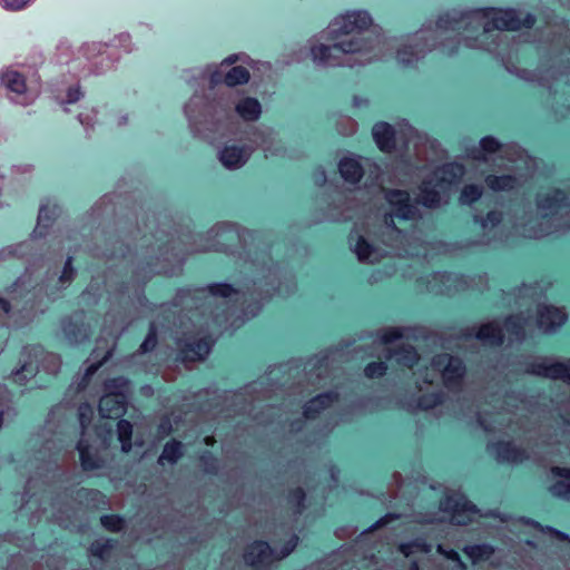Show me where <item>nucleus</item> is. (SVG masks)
Here are the masks:
<instances>
[{"instance_id":"1","label":"nucleus","mask_w":570,"mask_h":570,"mask_svg":"<svg viewBox=\"0 0 570 570\" xmlns=\"http://www.w3.org/2000/svg\"><path fill=\"white\" fill-rule=\"evenodd\" d=\"M205 244H187L186 239L194 236L190 233L167 234L157 230L153 237L156 240L158 255L155 263L148 262L149 271L137 282L145 281L147 274H177L185 261L186 254L194 252H225L235 254L233 247L238 244L237 254L244 261V267L248 279L237 287L227 283H216L198 289H179L173 305L185 309H200L202 315H208L213 323L222 330L237 327L246 320L257 315L262 302L273 294L286 296L294 288L293 276L272 264L268 246L262 235L256 232L240 229L232 223H219L208 233ZM112 305L120 308L134 306L136 308H149L148 299L144 296L139 284L121 285L117 293L109 295Z\"/></svg>"},{"instance_id":"2","label":"nucleus","mask_w":570,"mask_h":570,"mask_svg":"<svg viewBox=\"0 0 570 570\" xmlns=\"http://www.w3.org/2000/svg\"><path fill=\"white\" fill-rule=\"evenodd\" d=\"M535 18L514 9L482 8L470 11L453 9L440 16L435 28H422L407 36L396 50L399 63L411 67L423 59L428 52L439 47L443 53L453 55L462 41L468 48L483 49L498 57L510 73H515L527 81H535L553 91V81L562 78L570 85V39L568 36L553 35L551 51L553 66L547 70L518 69L510 62L519 52L515 38L500 33L502 30H518L521 27L531 28Z\"/></svg>"},{"instance_id":"3","label":"nucleus","mask_w":570,"mask_h":570,"mask_svg":"<svg viewBox=\"0 0 570 570\" xmlns=\"http://www.w3.org/2000/svg\"><path fill=\"white\" fill-rule=\"evenodd\" d=\"M464 175V167L458 163L444 164L433 170L421 184L417 202L406 190L386 189L385 199L391 207L385 213L379 229L374 232L377 240L390 250H382L370 244L357 228L351 232L350 243L362 263L373 264L385 254L396 256H419L421 252L412 247L414 237L409 235L401 224L420 217L417 204L429 208L439 207L448 195L449 187Z\"/></svg>"},{"instance_id":"4","label":"nucleus","mask_w":570,"mask_h":570,"mask_svg":"<svg viewBox=\"0 0 570 570\" xmlns=\"http://www.w3.org/2000/svg\"><path fill=\"white\" fill-rule=\"evenodd\" d=\"M372 27L368 12L357 10L334 19L321 35L328 43L311 46L315 65L322 67L363 66L384 58L394 49L395 40L381 37Z\"/></svg>"},{"instance_id":"5","label":"nucleus","mask_w":570,"mask_h":570,"mask_svg":"<svg viewBox=\"0 0 570 570\" xmlns=\"http://www.w3.org/2000/svg\"><path fill=\"white\" fill-rule=\"evenodd\" d=\"M55 448L56 445L53 441H47L42 449L39 450L36 456L37 471L26 484L23 494L24 505L31 509L33 503H38L39 507L37 513L39 517L47 513L50 509V518L61 527L67 528L70 523L69 511L71 509L65 500L71 499L80 505L96 509L99 504L105 503V495L98 490L86 488L71 490L66 488L62 494L57 495L55 499L50 498V501L47 500V497L51 494V489L43 490L39 500L35 499L36 494L32 491L39 480H41L43 484H47L48 488H51L49 484L51 481H56V479L61 480L62 478L68 479V472L61 465L62 456L60 454V450L53 451Z\"/></svg>"},{"instance_id":"6","label":"nucleus","mask_w":570,"mask_h":570,"mask_svg":"<svg viewBox=\"0 0 570 570\" xmlns=\"http://www.w3.org/2000/svg\"><path fill=\"white\" fill-rule=\"evenodd\" d=\"M225 95L210 100L195 94L184 108L191 130L210 142L233 132V110L245 121H255L262 114L256 98L232 96L225 99Z\"/></svg>"},{"instance_id":"7","label":"nucleus","mask_w":570,"mask_h":570,"mask_svg":"<svg viewBox=\"0 0 570 570\" xmlns=\"http://www.w3.org/2000/svg\"><path fill=\"white\" fill-rule=\"evenodd\" d=\"M59 238L60 249H67V256L62 263L55 262L48 265L45 278L37 285H31L32 272L31 267H27L26 273L7 289L8 298L0 296V308L8 317H13V309L19 308V301L30 294L28 287L55 301L75 281L78 272L73 266V254L77 252L78 244H71V242H76L77 237L68 233L61 234Z\"/></svg>"},{"instance_id":"8","label":"nucleus","mask_w":570,"mask_h":570,"mask_svg":"<svg viewBox=\"0 0 570 570\" xmlns=\"http://www.w3.org/2000/svg\"><path fill=\"white\" fill-rule=\"evenodd\" d=\"M535 204L540 217L527 218L523 206V216L510 219L524 237L541 238L559 229H570V186L567 189L551 188L538 193Z\"/></svg>"},{"instance_id":"9","label":"nucleus","mask_w":570,"mask_h":570,"mask_svg":"<svg viewBox=\"0 0 570 570\" xmlns=\"http://www.w3.org/2000/svg\"><path fill=\"white\" fill-rule=\"evenodd\" d=\"M414 375L416 395L407 403V406L430 410L443 402L444 393L440 389L431 393H425L424 390L441 379L449 391H459L465 375V365L460 357L442 353L435 355L429 366L420 367Z\"/></svg>"},{"instance_id":"10","label":"nucleus","mask_w":570,"mask_h":570,"mask_svg":"<svg viewBox=\"0 0 570 570\" xmlns=\"http://www.w3.org/2000/svg\"><path fill=\"white\" fill-rule=\"evenodd\" d=\"M489 403L497 411L493 421L488 419L487 413L479 410L469 407V410L465 411L462 405L460 411L463 416L474 414L479 425L487 432L501 431L505 428L512 431H523L525 433L535 430L534 422L532 421L533 413H530V415L512 413V407L518 411L525 410L524 400L521 399L520 395L507 394L502 401L497 395H493Z\"/></svg>"},{"instance_id":"11","label":"nucleus","mask_w":570,"mask_h":570,"mask_svg":"<svg viewBox=\"0 0 570 570\" xmlns=\"http://www.w3.org/2000/svg\"><path fill=\"white\" fill-rule=\"evenodd\" d=\"M529 317L523 313L511 315L505 318L501 325L498 321L485 323L479 327H466L461 330L458 335V347H463L479 341L484 345L500 346L507 336L509 343H521L525 337V327Z\"/></svg>"},{"instance_id":"12","label":"nucleus","mask_w":570,"mask_h":570,"mask_svg":"<svg viewBox=\"0 0 570 570\" xmlns=\"http://www.w3.org/2000/svg\"><path fill=\"white\" fill-rule=\"evenodd\" d=\"M248 139L253 146L226 145L222 150H219L218 158L224 167L227 169H237L243 167L255 148H261L264 151L265 157H284L287 155L286 148L277 139L276 132L269 127L259 126L254 128Z\"/></svg>"},{"instance_id":"13","label":"nucleus","mask_w":570,"mask_h":570,"mask_svg":"<svg viewBox=\"0 0 570 570\" xmlns=\"http://www.w3.org/2000/svg\"><path fill=\"white\" fill-rule=\"evenodd\" d=\"M60 213V208L56 203L50 200L40 205L37 226L33 229L32 237L29 240L10 245L0 249V262L11 257L23 258L31 256L35 259L41 258L42 253H32L36 239L46 235L48 227L51 225L56 216Z\"/></svg>"},{"instance_id":"14","label":"nucleus","mask_w":570,"mask_h":570,"mask_svg":"<svg viewBox=\"0 0 570 570\" xmlns=\"http://www.w3.org/2000/svg\"><path fill=\"white\" fill-rule=\"evenodd\" d=\"M488 451L501 463H521L527 460H533L538 463H546L552 451H541L539 442L529 449L517 446L510 441H500L488 444Z\"/></svg>"},{"instance_id":"15","label":"nucleus","mask_w":570,"mask_h":570,"mask_svg":"<svg viewBox=\"0 0 570 570\" xmlns=\"http://www.w3.org/2000/svg\"><path fill=\"white\" fill-rule=\"evenodd\" d=\"M298 542L297 535H292L284 547L277 551L269 547L266 541H255L252 543L244 554V560L247 564L256 570H269V567L278 560H282L291 554L296 548Z\"/></svg>"},{"instance_id":"16","label":"nucleus","mask_w":570,"mask_h":570,"mask_svg":"<svg viewBox=\"0 0 570 570\" xmlns=\"http://www.w3.org/2000/svg\"><path fill=\"white\" fill-rule=\"evenodd\" d=\"M236 60V56H229L223 61L219 68H215V70L209 73L210 90H213L215 86L223 82L225 83V88L218 89V97H222L223 94H226L225 99L232 97V87L246 83L249 80V72L245 67H230Z\"/></svg>"},{"instance_id":"17","label":"nucleus","mask_w":570,"mask_h":570,"mask_svg":"<svg viewBox=\"0 0 570 570\" xmlns=\"http://www.w3.org/2000/svg\"><path fill=\"white\" fill-rule=\"evenodd\" d=\"M524 373L550 379L561 380L570 384V358L560 362L549 356H529L521 362Z\"/></svg>"},{"instance_id":"18","label":"nucleus","mask_w":570,"mask_h":570,"mask_svg":"<svg viewBox=\"0 0 570 570\" xmlns=\"http://www.w3.org/2000/svg\"><path fill=\"white\" fill-rule=\"evenodd\" d=\"M523 156V150L517 145H501L494 137L487 136L480 140L479 147L470 150V157L482 163L497 161L507 157L513 164Z\"/></svg>"},{"instance_id":"19","label":"nucleus","mask_w":570,"mask_h":570,"mask_svg":"<svg viewBox=\"0 0 570 570\" xmlns=\"http://www.w3.org/2000/svg\"><path fill=\"white\" fill-rule=\"evenodd\" d=\"M440 509L450 515L452 523L458 525H465L481 515L476 505L460 492L446 494L440 502Z\"/></svg>"},{"instance_id":"20","label":"nucleus","mask_w":570,"mask_h":570,"mask_svg":"<svg viewBox=\"0 0 570 570\" xmlns=\"http://www.w3.org/2000/svg\"><path fill=\"white\" fill-rule=\"evenodd\" d=\"M79 414V423L82 432L81 439L77 443V450L79 452L81 466L85 471H92L99 469L101 466V460L97 453L91 451L90 445L88 444L85 435L87 429L91 423V419L94 415V409L89 403L80 404L78 409Z\"/></svg>"},{"instance_id":"21","label":"nucleus","mask_w":570,"mask_h":570,"mask_svg":"<svg viewBox=\"0 0 570 570\" xmlns=\"http://www.w3.org/2000/svg\"><path fill=\"white\" fill-rule=\"evenodd\" d=\"M83 56L88 60L89 71L94 75H100L111 69L118 55L109 49L107 43L91 42L82 47Z\"/></svg>"},{"instance_id":"22","label":"nucleus","mask_w":570,"mask_h":570,"mask_svg":"<svg viewBox=\"0 0 570 570\" xmlns=\"http://www.w3.org/2000/svg\"><path fill=\"white\" fill-rule=\"evenodd\" d=\"M2 85L10 91V99L19 105H29L32 98L27 90L26 79L22 73L17 70H6L1 75Z\"/></svg>"},{"instance_id":"23","label":"nucleus","mask_w":570,"mask_h":570,"mask_svg":"<svg viewBox=\"0 0 570 570\" xmlns=\"http://www.w3.org/2000/svg\"><path fill=\"white\" fill-rule=\"evenodd\" d=\"M468 287L466 279L459 274L449 272H438L432 275L429 281V288L436 294L450 295L454 292L465 289Z\"/></svg>"},{"instance_id":"24","label":"nucleus","mask_w":570,"mask_h":570,"mask_svg":"<svg viewBox=\"0 0 570 570\" xmlns=\"http://www.w3.org/2000/svg\"><path fill=\"white\" fill-rule=\"evenodd\" d=\"M567 320V313L552 305L538 307L537 325L543 333L557 331Z\"/></svg>"},{"instance_id":"25","label":"nucleus","mask_w":570,"mask_h":570,"mask_svg":"<svg viewBox=\"0 0 570 570\" xmlns=\"http://www.w3.org/2000/svg\"><path fill=\"white\" fill-rule=\"evenodd\" d=\"M127 397L122 393H105L100 400L98 410L102 417L118 419L126 412Z\"/></svg>"},{"instance_id":"26","label":"nucleus","mask_w":570,"mask_h":570,"mask_svg":"<svg viewBox=\"0 0 570 570\" xmlns=\"http://www.w3.org/2000/svg\"><path fill=\"white\" fill-rule=\"evenodd\" d=\"M214 341L210 337L188 338L180 347V357L184 362L204 360L210 352Z\"/></svg>"},{"instance_id":"27","label":"nucleus","mask_w":570,"mask_h":570,"mask_svg":"<svg viewBox=\"0 0 570 570\" xmlns=\"http://www.w3.org/2000/svg\"><path fill=\"white\" fill-rule=\"evenodd\" d=\"M62 331L70 344H79L90 335L89 326L83 322L82 313H75L62 323Z\"/></svg>"},{"instance_id":"28","label":"nucleus","mask_w":570,"mask_h":570,"mask_svg":"<svg viewBox=\"0 0 570 570\" xmlns=\"http://www.w3.org/2000/svg\"><path fill=\"white\" fill-rule=\"evenodd\" d=\"M338 394L335 391H328L316 395L304 405L303 415L306 420L315 419L322 411L337 402Z\"/></svg>"},{"instance_id":"29","label":"nucleus","mask_w":570,"mask_h":570,"mask_svg":"<svg viewBox=\"0 0 570 570\" xmlns=\"http://www.w3.org/2000/svg\"><path fill=\"white\" fill-rule=\"evenodd\" d=\"M372 135L381 150L390 153L395 147V132L393 127L387 122L375 124Z\"/></svg>"},{"instance_id":"30","label":"nucleus","mask_w":570,"mask_h":570,"mask_svg":"<svg viewBox=\"0 0 570 570\" xmlns=\"http://www.w3.org/2000/svg\"><path fill=\"white\" fill-rule=\"evenodd\" d=\"M551 473L553 476L561 478L550 487L551 494L563 500H570V469L553 466Z\"/></svg>"},{"instance_id":"31","label":"nucleus","mask_w":570,"mask_h":570,"mask_svg":"<svg viewBox=\"0 0 570 570\" xmlns=\"http://www.w3.org/2000/svg\"><path fill=\"white\" fill-rule=\"evenodd\" d=\"M95 239L98 240H104L106 243V245H108L109 243H112V248H109L107 247L106 249H101L100 248V245L98 244H95L94 246H88V249L90 252V254L95 257H116V256H125V249H124V245L120 244L119 248H115V244L116 243H119L118 240H115L114 242V236H106V235H102V233L100 232H96L95 233Z\"/></svg>"},{"instance_id":"32","label":"nucleus","mask_w":570,"mask_h":570,"mask_svg":"<svg viewBox=\"0 0 570 570\" xmlns=\"http://www.w3.org/2000/svg\"><path fill=\"white\" fill-rule=\"evenodd\" d=\"M338 170L342 178L353 185L358 183L363 175V168L355 158H343L338 164Z\"/></svg>"},{"instance_id":"33","label":"nucleus","mask_w":570,"mask_h":570,"mask_svg":"<svg viewBox=\"0 0 570 570\" xmlns=\"http://www.w3.org/2000/svg\"><path fill=\"white\" fill-rule=\"evenodd\" d=\"M487 186L494 191L512 190L518 187L519 179L513 175H488Z\"/></svg>"},{"instance_id":"34","label":"nucleus","mask_w":570,"mask_h":570,"mask_svg":"<svg viewBox=\"0 0 570 570\" xmlns=\"http://www.w3.org/2000/svg\"><path fill=\"white\" fill-rule=\"evenodd\" d=\"M389 358H395L399 364H402L406 367H412L419 361V354L416 350L411 345H402L395 351L389 350Z\"/></svg>"},{"instance_id":"35","label":"nucleus","mask_w":570,"mask_h":570,"mask_svg":"<svg viewBox=\"0 0 570 570\" xmlns=\"http://www.w3.org/2000/svg\"><path fill=\"white\" fill-rule=\"evenodd\" d=\"M463 552L471 559L473 563L489 560L493 553L494 548L489 543H480L465 546Z\"/></svg>"},{"instance_id":"36","label":"nucleus","mask_w":570,"mask_h":570,"mask_svg":"<svg viewBox=\"0 0 570 570\" xmlns=\"http://www.w3.org/2000/svg\"><path fill=\"white\" fill-rule=\"evenodd\" d=\"M540 444H544L548 446L553 445L554 443L562 444L567 449H570V421L563 420L562 426L560 428V434H556V440H552L551 435H539Z\"/></svg>"},{"instance_id":"37","label":"nucleus","mask_w":570,"mask_h":570,"mask_svg":"<svg viewBox=\"0 0 570 570\" xmlns=\"http://www.w3.org/2000/svg\"><path fill=\"white\" fill-rule=\"evenodd\" d=\"M183 444L179 441H170L165 444L163 452L158 459L160 464L165 462L169 464L176 463L183 455Z\"/></svg>"},{"instance_id":"38","label":"nucleus","mask_w":570,"mask_h":570,"mask_svg":"<svg viewBox=\"0 0 570 570\" xmlns=\"http://www.w3.org/2000/svg\"><path fill=\"white\" fill-rule=\"evenodd\" d=\"M399 550L405 557H410L415 552L429 553L432 550V544L428 543L423 538H416L409 542H403L400 544Z\"/></svg>"},{"instance_id":"39","label":"nucleus","mask_w":570,"mask_h":570,"mask_svg":"<svg viewBox=\"0 0 570 570\" xmlns=\"http://www.w3.org/2000/svg\"><path fill=\"white\" fill-rule=\"evenodd\" d=\"M475 223L480 224L482 229L491 232L497 228L503 222V215L499 210H490L485 217H482L479 214L473 216Z\"/></svg>"},{"instance_id":"40","label":"nucleus","mask_w":570,"mask_h":570,"mask_svg":"<svg viewBox=\"0 0 570 570\" xmlns=\"http://www.w3.org/2000/svg\"><path fill=\"white\" fill-rule=\"evenodd\" d=\"M118 440L121 443V451L128 453L131 448L132 425L127 420H119L117 424Z\"/></svg>"},{"instance_id":"41","label":"nucleus","mask_w":570,"mask_h":570,"mask_svg":"<svg viewBox=\"0 0 570 570\" xmlns=\"http://www.w3.org/2000/svg\"><path fill=\"white\" fill-rule=\"evenodd\" d=\"M483 194V187L482 185L478 184H469L465 185L460 194L459 202L461 205H472L476 200L481 198Z\"/></svg>"},{"instance_id":"42","label":"nucleus","mask_w":570,"mask_h":570,"mask_svg":"<svg viewBox=\"0 0 570 570\" xmlns=\"http://www.w3.org/2000/svg\"><path fill=\"white\" fill-rule=\"evenodd\" d=\"M105 393H122L128 399L130 383L124 376L109 379L104 383Z\"/></svg>"},{"instance_id":"43","label":"nucleus","mask_w":570,"mask_h":570,"mask_svg":"<svg viewBox=\"0 0 570 570\" xmlns=\"http://www.w3.org/2000/svg\"><path fill=\"white\" fill-rule=\"evenodd\" d=\"M38 371V366L33 364L31 361H24L20 368L14 370L11 375L12 380L22 385L24 384L30 377H33Z\"/></svg>"},{"instance_id":"44","label":"nucleus","mask_w":570,"mask_h":570,"mask_svg":"<svg viewBox=\"0 0 570 570\" xmlns=\"http://www.w3.org/2000/svg\"><path fill=\"white\" fill-rule=\"evenodd\" d=\"M14 415L11 406V397L8 389L0 385V429L2 428L3 421Z\"/></svg>"},{"instance_id":"45","label":"nucleus","mask_w":570,"mask_h":570,"mask_svg":"<svg viewBox=\"0 0 570 570\" xmlns=\"http://www.w3.org/2000/svg\"><path fill=\"white\" fill-rule=\"evenodd\" d=\"M114 546L115 541L111 539H98L90 544L89 551L91 556L104 560Z\"/></svg>"},{"instance_id":"46","label":"nucleus","mask_w":570,"mask_h":570,"mask_svg":"<svg viewBox=\"0 0 570 570\" xmlns=\"http://www.w3.org/2000/svg\"><path fill=\"white\" fill-rule=\"evenodd\" d=\"M116 323H117V321L114 318L111 313H108L105 317V325H106L105 331L107 332L108 335L117 337L124 332V330L127 325L125 317L121 316L119 320V324H116Z\"/></svg>"},{"instance_id":"47","label":"nucleus","mask_w":570,"mask_h":570,"mask_svg":"<svg viewBox=\"0 0 570 570\" xmlns=\"http://www.w3.org/2000/svg\"><path fill=\"white\" fill-rule=\"evenodd\" d=\"M404 336V328L402 327H391L382 330L377 338L375 341H379L380 343L386 345L390 343H393Z\"/></svg>"},{"instance_id":"48","label":"nucleus","mask_w":570,"mask_h":570,"mask_svg":"<svg viewBox=\"0 0 570 570\" xmlns=\"http://www.w3.org/2000/svg\"><path fill=\"white\" fill-rule=\"evenodd\" d=\"M157 345V327L154 322L150 323L149 331L144 342L140 344L138 352L141 354L153 351Z\"/></svg>"},{"instance_id":"49","label":"nucleus","mask_w":570,"mask_h":570,"mask_svg":"<svg viewBox=\"0 0 570 570\" xmlns=\"http://www.w3.org/2000/svg\"><path fill=\"white\" fill-rule=\"evenodd\" d=\"M33 297H35V294H32L31 297H28L26 299V305H23L20 311L23 314L21 316L22 320H21V322H19L18 320H14L16 325L20 326L24 323H28L29 321H31V318L36 315V313L38 311L42 312L41 308L36 307L35 303L32 302Z\"/></svg>"},{"instance_id":"50","label":"nucleus","mask_w":570,"mask_h":570,"mask_svg":"<svg viewBox=\"0 0 570 570\" xmlns=\"http://www.w3.org/2000/svg\"><path fill=\"white\" fill-rule=\"evenodd\" d=\"M304 501H305V492L302 488H296L295 490L289 492L288 502L294 508V514L298 515L304 510Z\"/></svg>"},{"instance_id":"51","label":"nucleus","mask_w":570,"mask_h":570,"mask_svg":"<svg viewBox=\"0 0 570 570\" xmlns=\"http://www.w3.org/2000/svg\"><path fill=\"white\" fill-rule=\"evenodd\" d=\"M110 50L116 53V50L121 48L125 52H130L132 50L131 47V37L128 33H120L112 39L110 43H107Z\"/></svg>"},{"instance_id":"52","label":"nucleus","mask_w":570,"mask_h":570,"mask_svg":"<svg viewBox=\"0 0 570 570\" xmlns=\"http://www.w3.org/2000/svg\"><path fill=\"white\" fill-rule=\"evenodd\" d=\"M112 355V347L109 348L101 361L97 362V363H92L90 364L87 368H86V372L83 374V377L81 380V382L79 383V386L81 389H85L86 384L88 383V381L90 380V377L98 371V368L102 365V363H105L106 361H108Z\"/></svg>"},{"instance_id":"53","label":"nucleus","mask_w":570,"mask_h":570,"mask_svg":"<svg viewBox=\"0 0 570 570\" xmlns=\"http://www.w3.org/2000/svg\"><path fill=\"white\" fill-rule=\"evenodd\" d=\"M101 525L112 532H119L124 528V520L119 515L106 514L100 518Z\"/></svg>"},{"instance_id":"54","label":"nucleus","mask_w":570,"mask_h":570,"mask_svg":"<svg viewBox=\"0 0 570 570\" xmlns=\"http://www.w3.org/2000/svg\"><path fill=\"white\" fill-rule=\"evenodd\" d=\"M36 0H0V7L7 11L17 12L32 6Z\"/></svg>"},{"instance_id":"55","label":"nucleus","mask_w":570,"mask_h":570,"mask_svg":"<svg viewBox=\"0 0 570 570\" xmlns=\"http://www.w3.org/2000/svg\"><path fill=\"white\" fill-rule=\"evenodd\" d=\"M337 131L343 136H351L356 132L357 124L350 117L341 118L336 124Z\"/></svg>"},{"instance_id":"56","label":"nucleus","mask_w":570,"mask_h":570,"mask_svg":"<svg viewBox=\"0 0 570 570\" xmlns=\"http://www.w3.org/2000/svg\"><path fill=\"white\" fill-rule=\"evenodd\" d=\"M387 367L384 362H372L364 368V374L368 379L381 377L385 374Z\"/></svg>"},{"instance_id":"57","label":"nucleus","mask_w":570,"mask_h":570,"mask_svg":"<svg viewBox=\"0 0 570 570\" xmlns=\"http://www.w3.org/2000/svg\"><path fill=\"white\" fill-rule=\"evenodd\" d=\"M99 296V279L94 277L86 291L82 293V299L88 303H97Z\"/></svg>"},{"instance_id":"58","label":"nucleus","mask_w":570,"mask_h":570,"mask_svg":"<svg viewBox=\"0 0 570 570\" xmlns=\"http://www.w3.org/2000/svg\"><path fill=\"white\" fill-rule=\"evenodd\" d=\"M436 551L440 554L444 556L446 559L455 562L459 569H461V570L466 569V564L462 561L460 554L455 550H452V549L448 550L442 544H438Z\"/></svg>"},{"instance_id":"59","label":"nucleus","mask_w":570,"mask_h":570,"mask_svg":"<svg viewBox=\"0 0 570 570\" xmlns=\"http://www.w3.org/2000/svg\"><path fill=\"white\" fill-rule=\"evenodd\" d=\"M82 96L83 95H82V91L80 89V86L79 85H75V86H71V87L68 88L66 97L60 98L59 102L61 105L75 104V102L79 101Z\"/></svg>"},{"instance_id":"60","label":"nucleus","mask_w":570,"mask_h":570,"mask_svg":"<svg viewBox=\"0 0 570 570\" xmlns=\"http://www.w3.org/2000/svg\"><path fill=\"white\" fill-rule=\"evenodd\" d=\"M61 365L60 357L57 354H47L43 357V367L51 374L58 373Z\"/></svg>"},{"instance_id":"61","label":"nucleus","mask_w":570,"mask_h":570,"mask_svg":"<svg viewBox=\"0 0 570 570\" xmlns=\"http://www.w3.org/2000/svg\"><path fill=\"white\" fill-rule=\"evenodd\" d=\"M79 122L83 126L86 130L94 128V125L96 122V114L94 110L80 112L78 115Z\"/></svg>"},{"instance_id":"62","label":"nucleus","mask_w":570,"mask_h":570,"mask_svg":"<svg viewBox=\"0 0 570 570\" xmlns=\"http://www.w3.org/2000/svg\"><path fill=\"white\" fill-rule=\"evenodd\" d=\"M314 367L315 371L311 373V380L315 376V379L321 382L323 380V374L327 372V360L317 358Z\"/></svg>"},{"instance_id":"63","label":"nucleus","mask_w":570,"mask_h":570,"mask_svg":"<svg viewBox=\"0 0 570 570\" xmlns=\"http://www.w3.org/2000/svg\"><path fill=\"white\" fill-rule=\"evenodd\" d=\"M547 531L551 533L554 538L561 540V541H570V538L567 533L561 532L557 529H553L551 527H547Z\"/></svg>"},{"instance_id":"64","label":"nucleus","mask_w":570,"mask_h":570,"mask_svg":"<svg viewBox=\"0 0 570 570\" xmlns=\"http://www.w3.org/2000/svg\"><path fill=\"white\" fill-rule=\"evenodd\" d=\"M315 184L316 185H324L325 181H326V175H325V171L322 169V170H318L316 174H315Z\"/></svg>"}]
</instances>
